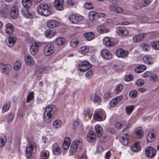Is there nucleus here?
Listing matches in <instances>:
<instances>
[{
	"mask_svg": "<svg viewBox=\"0 0 159 159\" xmlns=\"http://www.w3.org/2000/svg\"><path fill=\"white\" fill-rule=\"evenodd\" d=\"M22 3L23 6L20 11L22 15L26 18H34L33 14L29 12V8L32 5L33 0H22Z\"/></svg>",
	"mask_w": 159,
	"mask_h": 159,
	"instance_id": "f257e3e1",
	"label": "nucleus"
},
{
	"mask_svg": "<svg viewBox=\"0 0 159 159\" xmlns=\"http://www.w3.org/2000/svg\"><path fill=\"white\" fill-rule=\"evenodd\" d=\"M82 141L79 140L73 141L71 144L69 152L70 155H72L74 152L75 151L79 152L81 149L82 147Z\"/></svg>",
	"mask_w": 159,
	"mask_h": 159,
	"instance_id": "f03ea898",
	"label": "nucleus"
},
{
	"mask_svg": "<svg viewBox=\"0 0 159 159\" xmlns=\"http://www.w3.org/2000/svg\"><path fill=\"white\" fill-rule=\"evenodd\" d=\"M37 10L40 15L43 16H47L51 14L50 8L45 4H40L38 7Z\"/></svg>",
	"mask_w": 159,
	"mask_h": 159,
	"instance_id": "7ed1b4c3",
	"label": "nucleus"
},
{
	"mask_svg": "<svg viewBox=\"0 0 159 159\" xmlns=\"http://www.w3.org/2000/svg\"><path fill=\"white\" fill-rule=\"evenodd\" d=\"M0 5L2 10L0 11V16L6 18L10 12L11 7L6 5L3 1L0 2Z\"/></svg>",
	"mask_w": 159,
	"mask_h": 159,
	"instance_id": "20e7f679",
	"label": "nucleus"
},
{
	"mask_svg": "<svg viewBox=\"0 0 159 159\" xmlns=\"http://www.w3.org/2000/svg\"><path fill=\"white\" fill-rule=\"evenodd\" d=\"M36 144L30 142H28L26 147V156L27 158H30L32 156L34 147H35Z\"/></svg>",
	"mask_w": 159,
	"mask_h": 159,
	"instance_id": "39448f33",
	"label": "nucleus"
},
{
	"mask_svg": "<svg viewBox=\"0 0 159 159\" xmlns=\"http://www.w3.org/2000/svg\"><path fill=\"white\" fill-rule=\"evenodd\" d=\"M54 47L53 45L51 43L47 44L44 47L43 49V52L46 56L51 55L54 52Z\"/></svg>",
	"mask_w": 159,
	"mask_h": 159,
	"instance_id": "423d86ee",
	"label": "nucleus"
},
{
	"mask_svg": "<svg viewBox=\"0 0 159 159\" xmlns=\"http://www.w3.org/2000/svg\"><path fill=\"white\" fill-rule=\"evenodd\" d=\"M91 67V66L87 61L80 63L78 66V69L81 71H85L90 69Z\"/></svg>",
	"mask_w": 159,
	"mask_h": 159,
	"instance_id": "0eeeda50",
	"label": "nucleus"
},
{
	"mask_svg": "<svg viewBox=\"0 0 159 159\" xmlns=\"http://www.w3.org/2000/svg\"><path fill=\"white\" fill-rule=\"evenodd\" d=\"M11 69V66L9 64L0 63V70L5 75H8Z\"/></svg>",
	"mask_w": 159,
	"mask_h": 159,
	"instance_id": "6e6552de",
	"label": "nucleus"
},
{
	"mask_svg": "<svg viewBox=\"0 0 159 159\" xmlns=\"http://www.w3.org/2000/svg\"><path fill=\"white\" fill-rule=\"evenodd\" d=\"M41 43L35 42L34 44L30 46V52L32 55H35L39 50V47L41 46Z\"/></svg>",
	"mask_w": 159,
	"mask_h": 159,
	"instance_id": "1a4fd4ad",
	"label": "nucleus"
},
{
	"mask_svg": "<svg viewBox=\"0 0 159 159\" xmlns=\"http://www.w3.org/2000/svg\"><path fill=\"white\" fill-rule=\"evenodd\" d=\"M106 117V115L103 111H98L93 115L94 118L99 121L104 120L105 119Z\"/></svg>",
	"mask_w": 159,
	"mask_h": 159,
	"instance_id": "9d476101",
	"label": "nucleus"
},
{
	"mask_svg": "<svg viewBox=\"0 0 159 159\" xmlns=\"http://www.w3.org/2000/svg\"><path fill=\"white\" fill-rule=\"evenodd\" d=\"M145 154L149 157H154L156 154V151L154 148L151 147H148L145 149Z\"/></svg>",
	"mask_w": 159,
	"mask_h": 159,
	"instance_id": "9b49d317",
	"label": "nucleus"
},
{
	"mask_svg": "<svg viewBox=\"0 0 159 159\" xmlns=\"http://www.w3.org/2000/svg\"><path fill=\"white\" fill-rule=\"evenodd\" d=\"M56 111V108L55 106L52 105H50L46 108L44 114V115L45 113H46L47 115L52 116Z\"/></svg>",
	"mask_w": 159,
	"mask_h": 159,
	"instance_id": "f8f14e48",
	"label": "nucleus"
},
{
	"mask_svg": "<svg viewBox=\"0 0 159 159\" xmlns=\"http://www.w3.org/2000/svg\"><path fill=\"white\" fill-rule=\"evenodd\" d=\"M10 10L11 18L14 19L16 18L18 16V7L16 6H13L11 8V7Z\"/></svg>",
	"mask_w": 159,
	"mask_h": 159,
	"instance_id": "ddd939ff",
	"label": "nucleus"
},
{
	"mask_svg": "<svg viewBox=\"0 0 159 159\" xmlns=\"http://www.w3.org/2000/svg\"><path fill=\"white\" fill-rule=\"evenodd\" d=\"M128 52L127 51L120 48L118 49L116 51V55L118 57L125 58L128 55Z\"/></svg>",
	"mask_w": 159,
	"mask_h": 159,
	"instance_id": "4468645a",
	"label": "nucleus"
},
{
	"mask_svg": "<svg viewBox=\"0 0 159 159\" xmlns=\"http://www.w3.org/2000/svg\"><path fill=\"white\" fill-rule=\"evenodd\" d=\"M63 0H55L54 2V6L58 10L61 11L63 9Z\"/></svg>",
	"mask_w": 159,
	"mask_h": 159,
	"instance_id": "2eb2a0df",
	"label": "nucleus"
},
{
	"mask_svg": "<svg viewBox=\"0 0 159 159\" xmlns=\"http://www.w3.org/2000/svg\"><path fill=\"white\" fill-rule=\"evenodd\" d=\"M69 19L72 23L76 24L83 19L82 16H78L75 15H70L69 16Z\"/></svg>",
	"mask_w": 159,
	"mask_h": 159,
	"instance_id": "dca6fc26",
	"label": "nucleus"
},
{
	"mask_svg": "<svg viewBox=\"0 0 159 159\" xmlns=\"http://www.w3.org/2000/svg\"><path fill=\"white\" fill-rule=\"evenodd\" d=\"M117 33L119 35L125 36L128 34V30L123 27H118L116 28Z\"/></svg>",
	"mask_w": 159,
	"mask_h": 159,
	"instance_id": "f3484780",
	"label": "nucleus"
},
{
	"mask_svg": "<svg viewBox=\"0 0 159 159\" xmlns=\"http://www.w3.org/2000/svg\"><path fill=\"white\" fill-rule=\"evenodd\" d=\"M101 54L102 57L106 59L109 60L112 58V55L110 52L106 49L102 50Z\"/></svg>",
	"mask_w": 159,
	"mask_h": 159,
	"instance_id": "a211bd4d",
	"label": "nucleus"
},
{
	"mask_svg": "<svg viewBox=\"0 0 159 159\" xmlns=\"http://www.w3.org/2000/svg\"><path fill=\"white\" fill-rule=\"evenodd\" d=\"M52 151L53 154L56 155H59L61 153V149L56 143H53L52 146Z\"/></svg>",
	"mask_w": 159,
	"mask_h": 159,
	"instance_id": "6ab92c4d",
	"label": "nucleus"
},
{
	"mask_svg": "<svg viewBox=\"0 0 159 159\" xmlns=\"http://www.w3.org/2000/svg\"><path fill=\"white\" fill-rule=\"evenodd\" d=\"M47 26L50 28H53L58 26L59 25L58 21L54 20H49L47 23Z\"/></svg>",
	"mask_w": 159,
	"mask_h": 159,
	"instance_id": "aec40b11",
	"label": "nucleus"
},
{
	"mask_svg": "<svg viewBox=\"0 0 159 159\" xmlns=\"http://www.w3.org/2000/svg\"><path fill=\"white\" fill-rule=\"evenodd\" d=\"M96 136L94 131H91L88 133L87 135V139L89 142H94L96 140Z\"/></svg>",
	"mask_w": 159,
	"mask_h": 159,
	"instance_id": "412c9836",
	"label": "nucleus"
},
{
	"mask_svg": "<svg viewBox=\"0 0 159 159\" xmlns=\"http://www.w3.org/2000/svg\"><path fill=\"white\" fill-rule=\"evenodd\" d=\"M25 60L26 64L29 66L32 65L34 62L33 57L29 55H26L25 57Z\"/></svg>",
	"mask_w": 159,
	"mask_h": 159,
	"instance_id": "4be33fe9",
	"label": "nucleus"
},
{
	"mask_svg": "<svg viewBox=\"0 0 159 159\" xmlns=\"http://www.w3.org/2000/svg\"><path fill=\"white\" fill-rule=\"evenodd\" d=\"M70 144V138L68 137L65 138L62 145L63 149L65 150L69 148Z\"/></svg>",
	"mask_w": 159,
	"mask_h": 159,
	"instance_id": "5701e85b",
	"label": "nucleus"
},
{
	"mask_svg": "<svg viewBox=\"0 0 159 159\" xmlns=\"http://www.w3.org/2000/svg\"><path fill=\"white\" fill-rule=\"evenodd\" d=\"M14 30L13 25L11 24L8 23L6 25L5 29L6 33L8 34H10L13 33Z\"/></svg>",
	"mask_w": 159,
	"mask_h": 159,
	"instance_id": "b1692460",
	"label": "nucleus"
},
{
	"mask_svg": "<svg viewBox=\"0 0 159 159\" xmlns=\"http://www.w3.org/2000/svg\"><path fill=\"white\" fill-rule=\"evenodd\" d=\"M122 97L121 96H118L114 98L110 102V105L112 107H115L122 99Z\"/></svg>",
	"mask_w": 159,
	"mask_h": 159,
	"instance_id": "393cba45",
	"label": "nucleus"
},
{
	"mask_svg": "<svg viewBox=\"0 0 159 159\" xmlns=\"http://www.w3.org/2000/svg\"><path fill=\"white\" fill-rule=\"evenodd\" d=\"M103 43L104 45L108 47H111L114 44V43L111 42L110 39L107 37H106L103 39Z\"/></svg>",
	"mask_w": 159,
	"mask_h": 159,
	"instance_id": "a878e982",
	"label": "nucleus"
},
{
	"mask_svg": "<svg viewBox=\"0 0 159 159\" xmlns=\"http://www.w3.org/2000/svg\"><path fill=\"white\" fill-rule=\"evenodd\" d=\"M153 131H154L152 130V132H149L147 135V139L148 142H152L155 139V134L153 133Z\"/></svg>",
	"mask_w": 159,
	"mask_h": 159,
	"instance_id": "bb28decb",
	"label": "nucleus"
},
{
	"mask_svg": "<svg viewBox=\"0 0 159 159\" xmlns=\"http://www.w3.org/2000/svg\"><path fill=\"white\" fill-rule=\"evenodd\" d=\"M95 130L98 138L101 137L103 134L102 128L99 125H97L95 126Z\"/></svg>",
	"mask_w": 159,
	"mask_h": 159,
	"instance_id": "cd10ccee",
	"label": "nucleus"
},
{
	"mask_svg": "<svg viewBox=\"0 0 159 159\" xmlns=\"http://www.w3.org/2000/svg\"><path fill=\"white\" fill-rule=\"evenodd\" d=\"M94 33L92 32L86 33L84 34V36L88 41H90L93 39L94 38Z\"/></svg>",
	"mask_w": 159,
	"mask_h": 159,
	"instance_id": "c85d7f7f",
	"label": "nucleus"
},
{
	"mask_svg": "<svg viewBox=\"0 0 159 159\" xmlns=\"http://www.w3.org/2000/svg\"><path fill=\"white\" fill-rule=\"evenodd\" d=\"M55 34V31L50 29H48L45 32V34L46 37L50 38L53 37Z\"/></svg>",
	"mask_w": 159,
	"mask_h": 159,
	"instance_id": "c756f323",
	"label": "nucleus"
},
{
	"mask_svg": "<svg viewBox=\"0 0 159 159\" xmlns=\"http://www.w3.org/2000/svg\"><path fill=\"white\" fill-rule=\"evenodd\" d=\"M143 62L146 64H151L152 63V57L149 56H145L143 57Z\"/></svg>",
	"mask_w": 159,
	"mask_h": 159,
	"instance_id": "7c9ffc66",
	"label": "nucleus"
},
{
	"mask_svg": "<svg viewBox=\"0 0 159 159\" xmlns=\"http://www.w3.org/2000/svg\"><path fill=\"white\" fill-rule=\"evenodd\" d=\"M16 40V38L15 36H10L8 38V45L10 47H12L15 43Z\"/></svg>",
	"mask_w": 159,
	"mask_h": 159,
	"instance_id": "2f4dec72",
	"label": "nucleus"
},
{
	"mask_svg": "<svg viewBox=\"0 0 159 159\" xmlns=\"http://www.w3.org/2000/svg\"><path fill=\"white\" fill-rule=\"evenodd\" d=\"M66 42L65 39L63 37H59L55 40V42L56 44L59 46L63 45Z\"/></svg>",
	"mask_w": 159,
	"mask_h": 159,
	"instance_id": "473e14b6",
	"label": "nucleus"
},
{
	"mask_svg": "<svg viewBox=\"0 0 159 159\" xmlns=\"http://www.w3.org/2000/svg\"><path fill=\"white\" fill-rule=\"evenodd\" d=\"M146 68V66L145 65H140L135 68V71L136 73H140L145 70Z\"/></svg>",
	"mask_w": 159,
	"mask_h": 159,
	"instance_id": "72a5a7b5",
	"label": "nucleus"
},
{
	"mask_svg": "<svg viewBox=\"0 0 159 159\" xmlns=\"http://www.w3.org/2000/svg\"><path fill=\"white\" fill-rule=\"evenodd\" d=\"M98 31L100 33L103 34L108 32L109 30L106 29L105 27L103 25H100L97 28Z\"/></svg>",
	"mask_w": 159,
	"mask_h": 159,
	"instance_id": "f704fd0d",
	"label": "nucleus"
},
{
	"mask_svg": "<svg viewBox=\"0 0 159 159\" xmlns=\"http://www.w3.org/2000/svg\"><path fill=\"white\" fill-rule=\"evenodd\" d=\"M49 152L46 150L42 151L41 153V156L42 159H48Z\"/></svg>",
	"mask_w": 159,
	"mask_h": 159,
	"instance_id": "c9c22d12",
	"label": "nucleus"
},
{
	"mask_svg": "<svg viewBox=\"0 0 159 159\" xmlns=\"http://www.w3.org/2000/svg\"><path fill=\"white\" fill-rule=\"evenodd\" d=\"M137 18L142 23H145L147 21L148 18L144 15L139 14L137 16Z\"/></svg>",
	"mask_w": 159,
	"mask_h": 159,
	"instance_id": "e433bc0d",
	"label": "nucleus"
},
{
	"mask_svg": "<svg viewBox=\"0 0 159 159\" xmlns=\"http://www.w3.org/2000/svg\"><path fill=\"white\" fill-rule=\"evenodd\" d=\"M136 134L139 138H141L143 135L142 128L140 127H137L135 129Z\"/></svg>",
	"mask_w": 159,
	"mask_h": 159,
	"instance_id": "4c0bfd02",
	"label": "nucleus"
},
{
	"mask_svg": "<svg viewBox=\"0 0 159 159\" xmlns=\"http://www.w3.org/2000/svg\"><path fill=\"white\" fill-rule=\"evenodd\" d=\"M62 123L60 120H56L54 121L52 124V127L54 129L60 128L61 125Z\"/></svg>",
	"mask_w": 159,
	"mask_h": 159,
	"instance_id": "58836bf2",
	"label": "nucleus"
},
{
	"mask_svg": "<svg viewBox=\"0 0 159 159\" xmlns=\"http://www.w3.org/2000/svg\"><path fill=\"white\" fill-rule=\"evenodd\" d=\"M131 149L132 151L134 152H137L139 151L140 148L138 142L135 143L134 144L131 146Z\"/></svg>",
	"mask_w": 159,
	"mask_h": 159,
	"instance_id": "ea45409f",
	"label": "nucleus"
},
{
	"mask_svg": "<svg viewBox=\"0 0 159 159\" xmlns=\"http://www.w3.org/2000/svg\"><path fill=\"white\" fill-rule=\"evenodd\" d=\"M143 38L144 36L143 34H138L134 35L133 37V41L135 42L141 41Z\"/></svg>",
	"mask_w": 159,
	"mask_h": 159,
	"instance_id": "a19ab883",
	"label": "nucleus"
},
{
	"mask_svg": "<svg viewBox=\"0 0 159 159\" xmlns=\"http://www.w3.org/2000/svg\"><path fill=\"white\" fill-rule=\"evenodd\" d=\"M129 136H122L120 139V141L122 144L124 145H127L129 143Z\"/></svg>",
	"mask_w": 159,
	"mask_h": 159,
	"instance_id": "79ce46f5",
	"label": "nucleus"
},
{
	"mask_svg": "<svg viewBox=\"0 0 159 159\" xmlns=\"http://www.w3.org/2000/svg\"><path fill=\"white\" fill-rule=\"evenodd\" d=\"M46 116H44V122L47 124L50 123L52 120V116L50 115H47Z\"/></svg>",
	"mask_w": 159,
	"mask_h": 159,
	"instance_id": "37998d69",
	"label": "nucleus"
},
{
	"mask_svg": "<svg viewBox=\"0 0 159 159\" xmlns=\"http://www.w3.org/2000/svg\"><path fill=\"white\" fill-rule=\"evenodd\" d=\"M125 125V121H122L121 122H116L115 125L116 129H120L124 127Z\"/></svg>",
	"mask_w": 159,
	"mask_h": 159,
	"instance_id": "c03bdc74",
	"label": "nucleus"
},
{
	"mask_svg": "<svg viewBox=\"0 0 159 159\" xmlns=\"http://www.w3.org/2000/svg\"><path fill=\"white\" fill-rule=\"evenodd\" d=\"M79 41L77 39H73L70 42V46L73 48H75L79 44Z\"/></svg>",
	"mask_w": 159,
	"mask_h": 159,
	"instance_id": "a18cd8bd",
	"label": "nucleus"
},
{
	"mask_svg": "<svg viewBox=\"0 0 159 159\" xmlns=\"http://www.w3.org/2000/svg\"><path fill=\"white\" fill-rule=\"evenodd\" d=\"M97 16V13L95 11H92L89 13V18L92 20H94L95 17Z\"/></svg>",
	"mask_w": 159,
	"mask_h": 159,
	"instance_id": "49530a36",
	"label": "nucleus"
},
{
	"mask_svg": "<svg viewBox=\"0 0 159 159\" xmlns=\"http://www.w3.org/2000/svg\"><path fill=\"white\" fill-rule=\"evenodd\" d=\"M152 47L156 50H159V41H154L151 43Z\"/></svg>",
	"mask_w": 159,
	"mask_h": 159,
	"instance_id": "de8ad7c7",
	"label": "nucleus"
},
{
	"mask_svg": "<svg viewBox=\"0 0 159 159\" xmlns=\"http://www.w3.org/2000/svg\"><path fill=\"white\" fill-rule=\"evenodd\" d=\"M89 51L88 48L86 46H84L80 48L79 50V52L82 54L87 53Z\"/></svg>",
	"mask_w": 159,
	"mask_h": 159,
	"instance_id": "09e8293b",
	"label": "nucleus"
},
{
	"mask_svg": "<svg viewBox=\"0 0 159 159\" xmlns=\"http://www.w3.org/2000/svg\"><path fill=\"white\" fill-rule=\"evenodd\" d=\"M93 102L95 104H100L101 102V98L98 95L95 94L93 97Z\"/></svg>",
	"mask_w": 159,
	"mask_h": 159,
	"instance_id": "8fccbe9b",
	"label": "nucleus"
},
{
	"mask_svg": "<svg viewBox=\"0 0 159 159\" xmlns=\"http://www.w3.org/2000/svg\"><path fill=\"white\" fill-rule=\"evenodd\" d=\"M141 46L144 51L146 52L148 51L151 48L150 45L149 44L143 43L141 45Z\"/></svg>",
	"mask_w": 159,
	"mask_h": 159,
	"instance_id": "3c124183",
	"label": "nucleus"
},
{
	"mask_svg": "<svg viewBox=\"0 0 159 159\" xmlns=\"http://www.w3.org/2000/svg\"><path fill=\"white\" fill-rule=\"evenodd\" d=\"M134 108V105H129L126 107V111L128 114H130Z\"/></svg>",
	"mask_w": 159,
	"mask_h": 159,
	"instance_id": "603ef678",
	"label": "nucleus"
},
{
	"mask_svg": "<svg viewBox=\"0 0 159 159\" xmlns=\"http://www.w3.org/2000/svg\"><path fill=\"white\" fill-rule=\"evenodd\" d=\"M123 88V85L121 84H119L117 85L116 88L115 92L116 94H119L121 92Z\"/></svg>",
	"mask_w": 159,
	"mask_h": 159,
	"instance_id": "864d4df0",
	"label": "nucleus"
},
{
	"mask_svg": "<svg viewBox=\"0 0 159 159\" xmlns=\"http://www.w3.org/2000/svg\"><path fill=\"white\" fill-rule=\"evenodd\" d=\"M10 107V103L9 102L5 103L2 107V110L5 111H8Z\"/></svg>",
	"mask_w": 159,
	"mask_h": 159,
	"instance_id": "5fc2aeb1",
	"label": "nucleus"
},
{
	"mask_svg": "<svg viewBox=\"0 0 159 159\" xmlns=\"http://www.w3.org/2000/svg\"><path fill=\"white\" fill-rule=\"evenodd\" d=\"M130 97L134 98L136 97L137 95V92L135 90H134L131 91L129 94Z\"/></svg>",
	"mask_w": 159,
	"mask_h": 159,
	"instance_id": "6e6d98bb",
	"label": "nucleus"
},
{
	"mask_svg": "<svg viewBox=\"0 0 159 159\" xmlns=\"http://www.w3.org/2000/svg\"><path fill=\"white\" fill-rule=\"evenodd\" d=\"M150 77V80L152 81L153 82H155L158 81V79L156 74H151Z\"/></svg>",
	"mask_w": 159,
	"mask_h": 159,
	"instance_id": "4d7b16f0",
	"label": "nucleus"
},
{
	"mask_svg": "<svg viewBox=\"0 0 159 159\" xmlns=\"http://www.w3.org/2000/svg\"><path fill=\"white\" fill-rule=\"evenodd\" d=\"M21 66V63L19 62H16L14 65V69L15 70H18Z\"/></svg>",
	"mask_w": 159,
	"mask_h": 159,
	"instance_id": "13d9d810",
	"label": "nucleus"
},
{
	"mask_svg": "<svg viewBox=\"0 0 159 159\" xmlns=\"http://www.w3.org/2000/svg\"><path fill=\"white\" fill-rule=\"evenodd\" d=\"M33 94L34 93L33 92H31L29 93L27 98V102H30V100L33 99L34 98Z\"/></svg>",
	"mask_w": 159,
	"mask_h": 159,
	"instance_id": "bf43d9fd",
	"label": "nucleus"
},
{
	"mask_svg": "<svg viewBox=\"0 0 159 159\" xmlns=\"http://www.w3.org/2000/svg\"><path fill=\"white\" fill-rule=\"evenodd\" d=\"M14 115L13 113H10L6 117V119L8 121L12 120L14 118Z\"/></svg>",
	"mask_w": 159,
	"mask_h": 159,
	"instance_id": "052dcab7",
	"label": "nucleus"
},
{
	"mask_svg": "<svg viewBox=\"0 0 159 159\" xmlns=\"http://www.w3.org/2000/svg\"><path fill=\"white\" fill-rule=\"evenodd\" d=\"M117 5L116 3H114L111 4L109 8L110 11L114 12L115 11L116 7Z\"/></svg>",
	"mask_w": 159,
	"mask_h": 159,
	"instance_id": "680f3d73",
	"label": "nucleus"
},
{
	"mask_svg": "<svg viewBox=\"0 0 159 159\" xmlns=\"http://www.w3.org/2000/svg\"><path fill=\"white\" fill-rule=\"evenodd\" d=\"M150 3V0H142L141 4L143 7H146Z\"/></svg>",
	"mask_w": 159,
	"mask_h": 159,
	"instance_id": "e2e57ef3",
	"label": "nucleus"
},
{
	"mask_svg": "<svg viewBox=\"0 0 159 159\" xmlns=\"http://www.w3.org/2000/svg\"><path fill=\"white\" fill-rule=\"evenodd\" d=\"M106 131L111 134H113L115 132V130L114 129L110 127H107L106 128Z\"/></svg>",
	"mask_w": 159,
	"mask_h": 159,
	"instance_id": "0e129e2a",
	"label": "nucleus"
},
{
	"mask_svg": "<svg viewBox=\"0 0 159 159\" xmlns=\"http://www.w3.org/2000/svg\"><path fill=\"white\" fill-rule=\"evenodd\" d=\"M136 84L137 86H140L144 84V82L143 80L140 79L137 80L136 82Z\"/></svg>",
	"mask_w": 159,
	"mask_h": 159,
	"instance_id": "69168bd1",
	"label": "nucleus"
},
{
	"mask_svg": "<svg viewBox=\"0 0 159 159\" xmlns=\"http://www.w3.org/2000/svg\"><path fill=\"white\" fill-rule=\"evenodd\" d=\"M113 94L109 91L107 92L104 94V98L107 99L108 97H110L112 96Z\"/></svg>",
	"mask_w": 159,
	"mask_h": 159,
	"instance_id": "338daca9",
	"label": "nucleus"
},
{
	"mask_svg": "<svg viewBox=\"0 0 159 159\" xmlns=\"http://www.w3.org/2000/svg\"><path fill=\"white\" fill-rule=\"evenodd\" d=\"M92 3L90 2H87L85 4V7L87 9H92L93 8L92 6Z\"/></svg>",
	"mask_w": 159,
	"mask_h": 159,
	"instance_id": "774afa93",
	"label": "nucleus"
}]
</instances>
